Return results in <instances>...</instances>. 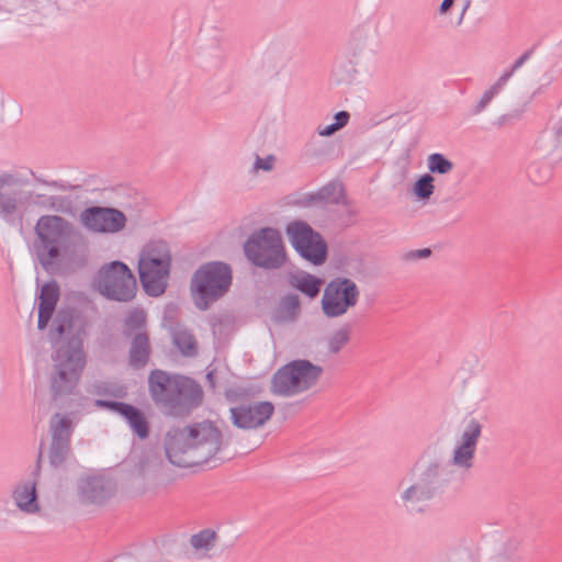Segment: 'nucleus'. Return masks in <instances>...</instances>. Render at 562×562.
Returning a JSON list of instances; mask_svg holds the SVG:
<instances>
[{"instance_id": "nucleus-16", "label": "nucleus", "mask_w": 562, "mask_h": 562, "mask_svg": "<svg viewBox=\"0 0 562 562\" xmlns=\"http://www.w3.org/2000/svg\"><path fill=\"white\" fill-rule=\"evenodd\" d=\"M41 458L42 457L40 454L36 468L32 473L35 477L33 480L19 483L13 490L12 497L16 507L26 514H35L40 510L36 493V479L40 475Z\"/></svg>"}, {"instance_id": "nucleus-47", "label": "nucleus", "mask_w": 562, "mask_h": 562, "mask_svg": "<svg viewBox=\"0 0 562 562\" xmlns=\"http://www.w3.org/2000/svg\"><path fill=\"white\" fill-rule=\"evenodd\" d=\"M453 3L454 0H442L438 9L439 13L446 14L452 8Z\"/></svg>"}, {"instance_id": "nucleus-3", "label": "nucleus", "mask_w": 562, "mask_h": 562, "mask_svg": "<svg viewBox=\"0 0 562 562\" xmlns=\"http://www.w3.org/2000/svg\"><path fill=\"white\" fill-rule=\"evenodd\" d=\"M149 395L156 406L167 416L184 417L199 407L203 391L193 379L183 375H170L155 369L148 376Z\"/></svg>"}, {"instance_id": "nucleus-8", "label": "nucleus", "mask_w": 562, "mask_h": 562, "mask_svg": "<svg viewBox=\"0 0 562 562\" xmlns=\"http://www.w3.org/2000/svg\"><path fill=\"white\" fill-rule=\"evenodd\" d=\"M323 374L321 366L306 359L293 360L278 369L271 379L272 393L293 396L313 387Z\"/></svg>"}, {"instance_id": "nucleus-24", "label": "nucleus", "mask_w": 562, "mask_h": 562, "mask_svg": "<svg viewBox=\"0 0 562 562\" xmlns=\"http://www.w3.org/2000/svg\"><path fill=\"white\" fill-rule=\"evenodd\" d=\"M27 196L33 199V203L35 205L55 212H66L70 209L71 205V200L64 195H46L42 193L30 192Z\"/></svg>"}, {"instance_id": "nucleus-26", "label": "nucleus", "mask_w": 562, "mask_h": 562, "mask_svg": "<svg viewBox=\"0 0 562 562\" xmlns=\"http://www.w3.org/2000/svg\"><path fill=\"white\" fill-rule=\"evenodd\" d=\"M331 146L328 142L321 139L315 135H312L310 139L305 143L302 153L303 156L307 159H322L328 155Z\"/></svg>"}, {"instance_id": "nucleus-30", "label": "nucleus", "mask_w": 562, "mask_h": 562, "mask_svg": "<svg viewBox=\"0 0 562 562\" xmlns=\"http://www.w3.org/2000/svg\"><path fill=\"white\" fill-rule=\"evenodd\" d=\"M350 326L345 324L335 330L328 338V350L330 353H338L350 340Z\"/></svg>"}, {"instance_id": "nucleus-21", "label": "nucleus", "mask_w": 562, "mask_h": 562, "mask_svg": "<svg viewBox=\"0 0 562 562\" xmlns=\"http://www.w3.org/2000/svg\"><path fill=\"white\" fill-rule=\"evenodd\" d=\"M172 344L184 357H194L198 355V341L190 329L177 324L171 328Z\"/></svg>"}, {"instance_id": "nucleus-1", "label": "nucleus", "mask_w": 562, "mask_h": 562, "mask_svg": "<svg viewBox=\"0 0 562 562\" xmlns=\"http://www.w3.org/2000/svg\"><path fill=\"white\" fill-rule=\"evenodd\" d=\"M74 323L72 311L60 310L48 333L50 344L56 347L49 378L52 398L55 401L74 393L86 366V355L80 338L72 335L58 346L61 339L71 333Z\"/></svg>"}, {"instance_id": "nucleus-34", "label": "nucleus", "mask_w": 562, "mask_h": 562, "mask_svg": "<svg viewBox=\"0 0 562 562\" xmlns=\"http://www.w3.org/2000/svg\"><path fill=\"white\" fill-rule=\"evenodd\" d=\"M318 198H321L322 203L339 204L344 198L342 186L329 182L318 190Z\"/></svg>"}, {"instance_id": "nucleus-23", "label": "nucleus", "mask_w": 562, "mask_h": 562, "mask_svg": "<svg viewBox=\"0 0 562 562\" xmlns=\"http://www.w3.org/2000/svg\"><path fill=\"white\" fill-rule=\"evenodd\" d=\"M0 218L11 226L21 225L22 215L19 214V203L15 193L0 191Z\"/></svg>"}, {"instance_id": "nucleus-17", "label": "nucleus", "mask_w": 562, "mask_h": 562, "mask_svg": "<svg viewBox=\"0 0 562 562\" xmlns=\"http://www.w3.org/2000/svg\"><path fill=\"white\" fill-rule=\"evenodd\" d=\"M60 297V288L56 280L45 282L37 295L38 301V318L37 328L44 330L50 322L57 303Z\"/></svg>"}, {"instance_id": "nucleus-40", "label": "nucleus", "mask_w": 562, "mask_h": 562, "mask_svg": "<svg viewBox=\"0 0 562 562\" xmlns=\"http://www.w3.org/2000/svg\"><path fill=\"white\" fill-rule=\"evenodd\" d=\"M126 404L127 403H124V402L108 401V400H95L94 401L95 407L111 411L117 415H121V413L124 409Z\"/></svg>"}, {"instance_id": "nucleus-43", "label": "nucleus", "mask_w": 562, "mask_h": 562, "mask_svg": "<svg viewBox=\"0 0 562 562\" xmlns=\"http://www.w3.org/2000/svg\"><path fill=\"white\" fill-rule=\"evenodd\" d=\"M273 162H274L273 155H268L266 158H261L260 156H257L255 164H254V169L270 171L273 168Z\"/></svg>"}, {"instance_id": "nucleus-12", "label": "nucleus", "mask_w": 562, "mask_h": 562, "mask_svg": "<svg viewBox=\"0 0 562 562\" xmlns=\"http://www.w3.org/2000/svg\"><path fill=\"white\" fill-rule=\"evenodd\" d=\"M359 297L360 290L353 280L335 277L324 289L321 301L322 311L328 318L340 317L357 305Z\"/></svg>"}, {"instance_id": "nucleus-46", "label": "nucleus", "mask_w": 562, "mask_h": 562, "mask_svg": "<svg viewBox=\"0 0 562 562\" xmlns=\"http://www.w3.org/2000/svg\"><path fill=\"white\" fill-rule=\"evenodd\" d=\"M303 206H310L313 204H319L322 203L321 198H318V191L317 192H311L304 194V196L299 202Z\"/></svg>"}, {"instance_id": "nucleus-44", "label": "nucleus", "mask_w": 562, "mask_h": 562, "mask_svg": "<svg viewBox=\"0 0 562 562\" xmlns=\"http://www.w3.org/2000/svg\"><path fill=\"white\" fill-rule=\"evenodd\" d=\"M24 181L10 172L0 173V187H12L23 184Z\"/></svg>"}, {"instance_id": "nucleus-37", "label": "nucleus", "mask_w": 562, "mask_h": 562, "mask_svg": "<svg viewBox=\"0 0 562 562\" xmlns=\"http://www.w3.org/2000/svg\"><path fill=\"white\" fill-rule=\"evenodd\" d=\"M215 536V531L203 529L191 537L190 543L194 549H210Z\"/></svg>"}, {"instance_id": "nucleus-11", "label": "nucleus", "mask_w": 562, "mask_h": 562, "mask_svg": "<svg viewBox=\"0 0 562 562\" xmlns=\"http://www.w3.org/2000/svg\"><path fill=\"white\" fill-rule=\"evenodd\" d=\"M440 465L429 463L418 479L403 490L401 501L411 514L425 513L428 503L437 495L439 488Z\"/></svg>"}, {"instance_id": "nucleus-28", "label": "nucleus", "mask_w": 562, "mask_h": 562, "mask_svg": "<svg viewBox=\"0 0 562 562\" xmlns=\"http://www.w3.org/2000/svg\"><path fill=\"white\" fill-rule=\"evenodd\" d=\"M552 175L551 166L546 161H532L527 167V176L535 184L546 183Z\"/></svg>"}, {"instance_id": "nucleus-49", "label": "nucleus", "mask_w": 562, "mask_h": 562, "mask_svg": "<svg viewBox=\"0 0 562 562\" xmlns=\"http://www.w3.org/2000/svg\"><path fill=\"white\" fill-rule=\"evenodd\" d=\"M226 396L229 402L236 403L238 401L239 393L231 391Z\"/></svg>"}, {"instance_id": "nucleus-2", "label": "nucleus", "mask_w": 562, "mask_h": 562, "mask_svg": "<svg viewBox=\"0 0 562 562\" xmlns=\"http://www.w3.org/2000/svg\"><path fill=\"white\" fill-rule=\"evenodd\" d=\"M221 446L222 432L210 420L172 427L164 441L167 459L181 468H193L215 460Z\"/></svg>"}, {"instance_id": "nucleus-42", "label": "nucleus", "mask_w": 562, "mask_h": 562, "mask_svg": "<svg viewBox=\"0 0 562 562\" xmlns=\"http://www.w3.org/2000/svg\"><path fill=\"white\" fill-rule=\"evenodd\" d=\"M282 306L289 312H296L300 308V297L297 294H288L282 297Z\"/></svg>"}, {"instance_id": "nucleus-50", "label": "nucleus", "mask_w": 562, "mask_h": 562, "mask_svg": "<svg viewBox=\"0 0 562 562\" xmlns=\"http://www.w3.org/2000/svg\"><path fill=\"white\" fill-rule=\"evenodd\" d=\"M98 394H102V395H115L114 393L112 392H109L106 389H101L99 387V390L97 391Z\"/></svg>"}, {"instance_id": "nucleus-38", "label": "nucleus", "mask_w": 562, "mask_h": 562, "mask_svg": "<svg viewBox=\"0 0 562 562\" xmlns=\"http://www.w3.org/2000/svg\"><path fill=\"white\" fill-rule=\"evenodd\" d=\"M32 176L34 177L35 181L40 184L46 186L48 188L59 190V191H74L78 187L74 186L67 181L63 180H47L42 176H37L32 171Z\"/></svg>"}, {"instance_id": "nucleus-10", "label": "nucleus", "mask_w": 562, "mask_h": 562, "mask_svg": "<svg viewBox=\"0 0 562 562\" xmlns=\"http://www.w3.org/2000/svg\"><path fill=\"white\" fill-rule=\"evenodd\" d=\"M285 233L294 250L306 261L319 266L328 255L327 244L322 235L304 221H293Z\"/></svg>"}, {"instance_id": "nucleus-25", "label": "nucleus", "mask_w": 562, "mask_h": 562, "mask_svg": "<svg viewBox=\"0 0 562 562\" xmlns=\"http://www.w3.org/2000/svg\"><path fill=\"white\" fill-rule=\"evenodd\" d=\"M290 284L306 296L314 299L319 294L322 280L311 273L301 272L300 276H291Z\"/></svg>"}, {"instance_id": "nucleus-36", "label": "nucleus", "mask_w": 562, "mask_h": 562, "mask_svg": "<svg viewBox=\"0 0 562 562\" xmlns=\"http://www.w3.org/2000/svg\"><path fill=\"white\" fill-rule=\"evenodd\" d=\"M334 119H335L334 123L326 125V126L319 125L317 127L318 136L328 137V136L334 135L336 132H338L339 130H341L342 127H345L348 124L350 114L347 111H339L335 114Z\"/></svg>"}, {"instance_id": "nucleus-48", "label": "nucleus", "mask_w": 562, "mask_h": 562, "mask_svg": "<svg viewBox=\"0 0 562 562\" xmlns=\"http://www.w3.org/2000/svg\"><path fill=\"white\" fill-rule=\"evenodd\" d=\"M206 380H207L209 385L212 389H215V372L214 371L207 372Z\"/></svg>"}, {"instance_id": "nucleus-6", "label": "nucleus", "mask_w": 562, "mask_h": 562, "mask_svg": "<svg viewBox=\"0 0 562 562\" xmlns=\"http://www.w3.org/2000/svg\"><path fill=\"white\" fill-rule=\"evenodd\" d=\"M171 267V254L166 241H150L143 249L138 274L144 291L149 296L165 293Z\"/></svg>"}, {"instance_id": "nucleus-29", "label": "nucleus", "mask_w": 562, "mask_h": 562, "mask_svg": "<svg viewBox=\"0 0 562 562\" xmlns=\"http://www.w3.org/2000/svg\"><path fill=\"white\" fill-rule=\"evenodd\" d=\"M369 37V29L366 26H359L352 31L348 46L355 57L362 54L368 47Z\"/></svg>"}, {"instance_id": "nucleus-15", "label": "nucleus", "mask_w": 562, "mask_h": 562, "mask_svg": "<svg viewBox=\"0 0 562 562\" xmlns=\"http://www.w3.org/2000/svg\"><path fill=\"white\" fill-rule=\"evenodd\" d=\"M229 413L235 427L244 430L257 429L271 418L274 406L268 401L240 402L231 407Z\"/></svg>"}, {"instance_id": "nucleus-14", "label": "nucleus", "mask_w": 562, "mask_h": 562, "mask_svg": "<svg viewBox=\"0 0 562 562\" xmlns=\"http://www.w3.org/2000/svg\"><path fill=\"white\" fill-rule=\"evenodd\" d=\"M72 424L67 416L59 413L53 415L49 424L52 441L48 449V461L53 468L61 467L71 453Z\"/></svg>"}, {"instance_id": "nucleus-45", "label": "nucleus", "mask_w": 562, "mask_h": 562, "mask_svg": "<svg viewBox=\"0 0 562 562\" xmlns=\"http://www.w3.org/2000/svg\"><path fill=\"white\" fill-rule=\"evenodd\" d=\"M520 116H521V112L518 110H515L510 113L501 115L497 119V121L495 122V124L497 126L509 125V124H513L514 122L518 121L520 119Z\"/></svg>"}, {"instance_id": "nucleus-41", "label": "nucleus", "mask_w": 562, "mask_h": 562, "mask_svg": "<svg viewBox=\"0 0 562 562\" xmlns=\"http://www.w3.org/2000/svg\"><path fill=\"white\" fill-rule=\"evenodd\" d=\"M431 255L430 248H422L406 251L402 255V260L404 261H416L419 259L428 258Z\"/></svg>"}, {"instance_id": "nucleus-27", "label": "nucleus", "mask_w": 562, "mask_h": 562, "mask_svg": "<svg viewBox=\"0 0 562 562\" xmlns=\"http://www.w3.org/2000/svg\"><path fill=\"white\" fill-rule=\"evenodd\" d=\"M506 87L505 77H499L488 89H486L476 105L472 109V114L477 115L483 112L491 101L499 94Z\"/></svg>"}, {"instance_id": "nucleus-22", "label": "nucleus", "mask_w": 562, "mask_h": 562, "mask_svg": "<svg viewBox=\"0 0 562 562\" xmlns=\"http://www.w3.org/2000/svg\"><path fill=\"white\" fill-rule=\"evenodd\" d=\"M147 331V317L144 310L132 308L123 319L122 335L128 339Z\"/></svg>"}, {"instance_id": "nucleus-39", "label": "nucleus", "mask_w": 562, "mask_h": 562, "mask_svg": "<svg viewBox=\"0 0 562 562\" xmlns=\"http://www.w3.org/2000/svg\"><path fill=\"white\" fill-rule=\"evenodd\" d=\"M533 54V48L527 49L519 58L515 60V63L512 65V67L504 71V74L501 77H505V83L509 81V79L513 77V75L520 68L522 65L530 59V57Z\"/></svg>"}, {"instance_id": "nucleus-9", "label": "nucleus", "mask_w": 562, "mask_h": 562, "mask_svg": "<svg viewBox=\"0 0 562 562\" xmlns=\"http://www.w3.org/2000/svg\"><path fill=\"white\" fill-rule=\"evenodd\" d=\"M94 283L103 296L113 301L130 302L136 295V279L128 266L119 260L103 265Z\"/></svg>"}, {"instance_id": "nucleus-31", "label": "nucleus", "mask_w": 562, "mask_h": 562, "mask_svg": "<svg viewBox=\"0 0 562 562\" xmlns=\"http://www.w3.org/2000/svg\"><path fill=\"white\" fill-rule=\"evenodd\" d=\"M429 173L447 175L453 169V164L443 154L434 153L427 158Z\"/></svg>"}, {"instance_id": "nucleus-35", "label": "nucleus", "mask_w": 562, "mask_h": 562, "mask_svg": "<svg viewBox=\"0 0 562 562\" xmlns=\"http://www.w3.org/2000/svg\"><path fill=\"white\" fill-rule=\"evenodd\" d=\"M481 431V424L474 418L470 419L463 429L460 445L476 448Z\"/></svg>"}, {"instance_id": "nucleus-33", "label": "nucleus", "mask_w": 562, "mask_h": 562, "mask_svg": "<svg viewBox=\"0 0 562 562\" xmlns=\"http://www.w3.org/2000/svg\"><path fill=\"white\" fill-rule=\"evenodd\" d=\"M475 450L476 448L459 445L453 451V465L465 470L472 468Z\"/></svg>"}, {"instance_id": "nucleus-19", "label": "nucleus", "mask_w": 562, "mask_h": 562, "mask_svg": "<svg viewBox=\"0 0 562 562\" xmlns=\"http://www.w3.org/2000/svg\"><path fill=\"white\" fill-rule=\"evenodd\" d=\"M130 339L128 364L134 370L145 368L150 359L151 346L148 333H139Z\"/></svg>"}, {"instance_id": "nucleus-20", "label": "nucleus", "mask_w": 562, "mask_h": 562, "mask_svg": "<svg viewBox=\"0 0 562 562\" xmlns=\"http://www.w3.org/2000/svg\"><path fill=\"white\" fill-rule=\"evenodd\" d=\"M120 416L124 418L133 434L140 440H145L149 437V422L138 407L127 403Z\"/></svg>"}, {"instance_id": "nucleus-5", "label": "nucleus", "mask_w": 562, "mask_h": 562, "mask_svg": "<svg viewBox=\"0 0 562 562\" xmlns=\"http://www.w3.org/2000/svg\"><path fill=\"white\" fill-rule=\"evenodd\" d=\"M233 271L224 261H210L200 266L191 278V292L195 307L206 311L229 290Z\"/></svg>"}, {"instance_id": "nucleus-13", "label": "nucleus", "mask_w": 562, "mask_h": 562, "mask_svg": "<svg viewBox=\"0 0 562 562\" xmlns=\"http://www.w3.org/2000/svg\"><path fill=\"white\" fill-rule=\"evenodd\" d=\"M80 223L91 233L116 234L125 228L127 217L116 207L93 205L80 213Z\"/></svg>"}, {"instance_id": "nucleus-32", "label": "nucleus", "mask_w": 562, "mask_h": 562, "mask_svg": "<svg viewBox=\"0 0 562 562\" xmlns=\"http://www.w3.org/2000/svg\"><path fill=\"white\" fill-rule=\"evenodd\" d=\"M434 177L430 173L422 175L414 183L413 193L419 200L429 199L435 191Z\"/></svg>"}, {"instance_id": "nucleus-4", "label": "nucleus", "mask_w": 562, "mask_h": 562, "mask_svg": "<svg viewBox=\"0 0 562 562\" xmlns=\"http://www.w3.org/2000/svg\"><path fill=\"white\" fill-rule=\"evenodd\" d=\"M34 233L33 249L44 269H48L61 256L77 234L70 221L53 214L40 216Z\"/></svg>"}, {"instance_id": "nucleus-18", "label": "nucleus", "mask_w": 562, "mask_h": 562, "mask_svg": "<svg viewBox=\"0 0 562 562\" xmlns=\"http://www.w3.org/2000/svg\"><path fill=\"white\" fill-rule=\"evenodd\" d=\"M111 494L110 483L101 476H90L79 482V496L83 503L102 504Z\"/></svg>"}, {"instance_id": "nucleus-7", "label": "nucleus", "mask_w": 562, "mask_h": 562, "mask_svg": "<svg viewBox=\"0 0 562 562\" xmlns=\"http://www.w3.org/2000/svg\"><path fill=\"white\" fill-rule=\"evenodd\" d=\"M244 252L254 266L267 270L281 268L286 259L281 234L272 227L252 232L244 243Z\"/></svg>"}, {"instance_id": "nucleus-51", "label": "nucleus", "mask_w": 562, "mask_h": 562, "mask_svg": "<svg viewBox=\"0 0 562 562\" xmlns=\"http://www.w3.org/2000/svg\"><path fill=\"white\" fill-rule=\"evenodd\" d=\"M470 2H471V0H467V3H465V5H464V8H463V12L469 8Z\"/></svg>"}]
</instances>
